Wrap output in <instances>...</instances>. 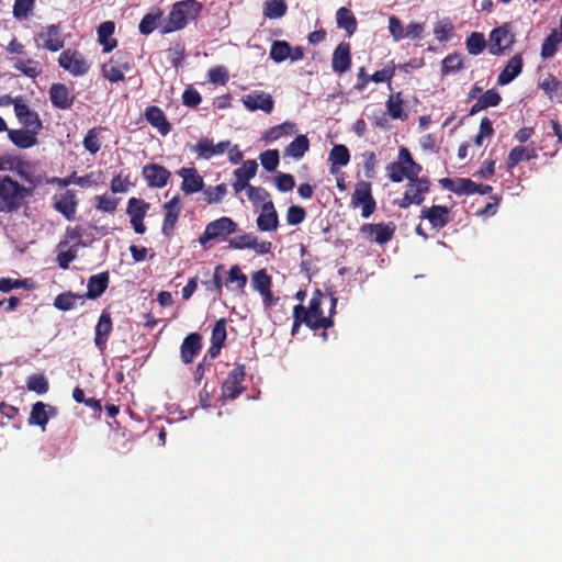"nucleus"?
I'll return each instance as SVG.
<instances>
[{"label": "nucleus", "mask_w": 562, "mask_h": 562, "mask_svg": "<svg viewBox=\"0 0 562 562\" xmlns=\"http://www.w3.org/2000/svg\"><path fill=\"white\" fill-rule=\"evenodd\" d=\"M324 300L325 295L319 290H316L312 295L307 308L302 305H296L294 307L293 314L296 321L303 319L304 323L314 330L319 328L327 329L331 327L334 324L331 317L336 312L337 299L334 296L330 297V308L329 315L327 317L324 316L322 311V304Z\"/></svg>", "instance_id": "f257e3e1"}, {"label": "nucleus", "mask_w": 562, "mask_h": 562, "mask_svg": "<svg viewBox=\"0 0 562 562\" xmlns=\"http://www.w3.org/2000/svg\"><path fill=\"white\" fill-rule=\"evenodd\" d=\"M202 3L196 0H182L172 5L168 19L161 25V33L168 34L186 27L189 21L196 19L202 11Z\"/></svg>", "instance_id": "f03ea898"}, {"label": "nucleus", "mask_w": 562, "mask_h": 562, "mask_svg": "<svg viewBox=\"0 0 562 562\" xmlns=\"http://www.w3.org/2000/svg\"><path fill=\"white\" fill-rule=\"evenodd\" d=\"M25 188L9 176H0V213H11L21 206Z\"/></svg>", "instance_id": "7ed1b4c3"}, {"label": "nucleus", "mask_w": 562, "mask_h": 562, "mask_svg": "<svg viewBox=\"0 0 562 562\" xmlns=\"http://www.w3.org/2000/svg\"><path fill=\"white\" fill-rule=\"evenodd\" d=\"M237 231V223L231 217L223 216L210 222L204 233L199 237L200 245L206 249L207 244L213 239H224Z\"/></svg>", "instance_id": "20e7f679"}, {"label": "nucleus", "mask_w": 562, "mask_h": 562, "mask_svg": "<svg viewBox=\"0 0 562 562\" xmlns=\"http://www.w3.org/2000/svg\"><path fill=\"white\" fill-rule=\"evenodd\" d=\"M430 187V182L427 178H420L408 181L404 195L401 200H397L395 203L401 209H407L411 205H420L425 195L428 193Z\"/></svg>", "instance_id": "39448f33"}, {"label": "nucleus", "mask_w": 562, "mask_h": 562, "mask_svg": "<svg viewBox=\"0 0 562 562\" xmlns=\"http://www.w3.org/2000/svg\"><path fill=\"white\" fill-rule=\"evenodd\" d=\"M351 206L361 207V215L364 218L370 217L374 211L376 203L371 194V183L368 181H359L356 184L351 195Z\"/></svg>", "instance_id": "423d86ee"}, {"label": "nucleus", "mask_w": 562, "mask_h": 562, "mask_svg": "<svg viewBox=\"0 0 562 562\" xmlns=\"http://www.w3.org/2000/svg\"><path fill=\"white\" fill-rule=\"evenodd\" d=\"M515 41V35L510 31L508 24H503L494 29L490 33L488 52L491 55L498 56L504 54L512 47Z\"/></svg>", "instance_id": "0eeeda50"}, {"label": "nucleus", "mask_w": 562, "mask_h": 562, "mask_svg": "<svg viewBox=\"0 0 562 562\" xmlns=\"http://www.w3.org/2000/svg\"><path fill=\"white\" fill-rule=\"evenodd\" d=\"M240 101L249 112L262 111L266 114H270L274 109L272 95L262 90H252L244 94Z\"/></svg>", "instance_id": "6e6552de"}, {"label": "nucleus", "mask_w": 562, "mask_h": 562, "mask_svg": "<svg viewBox=\"0 0 562 562\" xmlns=\"http://www.w3.org/2000/svg\"><path fill=\"white\" fill-rule=\"evenodd\" d=\"M58 64L75 77L83 76L90 69V65L82 54L70 49L64 50L59 55Z\"/></svg>", "instance_id": "1a4fd4ad"}, {"label": "nucleus", "mask_w": 562, "mask_h": 562, "mask_svg": "<svg viewBox=\"0 0 562 562\" xmlns=\"http://www.w3.org/2000/svg\"><path fill=\"white\" fill-rule=\"evenodd\" d=\"M258 170V165L256 160L249 159L241 164L239 168L234 170V182H233V189L236 194L241 192L243 190H248L249 187H252L249 184V181L256 176Z\"/></svg>", "instance_id": "9d476101"}, {"label": "nucleus", "mask_w": 562, "mask_h": 562, "mask_svg": "<svg viewBox=\"0 0 562 562\" xmlns=\"http://www.w3.org/2000/svg\"><path fill=\"white\" fill-rule=\"evenodd\" d=\"M245 378V369L243 366H238L233 369V371L228 374L226 380L222 386V398L224 400H234L239 396L244 387L241 386V382Z\"/></svg>", "instance_id": "9b49d317"}, {"label": "nucleus", "mask_w": 562, "mask_h": 562, "mask_svg": "<svg viewBox=\"0 0 562 562\" xmlns=\"http://www.w3.org/2000/svg\"><path fill=\"white\" fill-rule=\"evenodd\" d=\"M361 234L369 240L379 245L387 243L394 235L395 227L392 224H363L360 228Z\"/></svg>", "instance_id": "f8f14e48"}, {"label": "nucleus", "mask_w": 562, "mask_h": 562, "mask_svg": "<svg viewBox=\"0 0 562 562\" xmlns=\"http://www.w3.org/2000/svg\"><path fill=\"white\" fill-rule=\"evenodd\" d=\"M231 146L229 140H222L217 144H213L210 138H201L195 145L191 147V150L202 159H211L214 156L224 154Z\"/></svg>", "instance_id": "ddd939ff"}, {"label": "nucleus", "mask_w": 562, "mask_h": 562, "mask_svg": "<svg viewBox=\"0 0 562 562\" xmlns=\"http://www.w3.org/2000/svg\"><path fill=\"white\" fill-rule=\"evenodd\" d=\"M37 46H43L47 50L58 52L64 47V41L58 25L52 24L44 27L36 37Z\"/></svg>", "instance_id": "4468645a"}, {"label": "nucleus", "mask_w": 562, "mask_h": 562, "mask_svg": "<svg viewBox=\"0 0 562 562\" xmlns=\"http://www.w3.org/2000/svg\"><path fill=\"white\" fill-rule=\"evenodd\" d=\"M15 116L20 124L26 128H34L41 131L43 125L38 114L33 111L26 103L23 97H19V101L15 104Z\"/></svg>", "instance_id": "2eb2a0df"}, {"label": "nucleus", "mask_w": 562, "mask_h": 562, "mask_svg": "<svg viewBox=\"0 0 562 562\" xmlns=\"http://www.w3.org/2000/svg\"><path fill=\"white\" fill-rule=\"evenodd\" d=\"M142 173L149 188L166 187L171 176L169 170L158 164L146 165Z\"/></svg>", "instance_id": "dca6fc26"}, {"label": "nucleus", "mask_w": 562, "mask_h": 562, "mask_svg": "<svg viewBox=\"0 0 562 562\" xmlns=\"http://www.w3.org/2000/svg\"><path fill=\"white\" fill-rule=\"evenodd\" d=\"M256 224L260 232H274L278 229L279 215L273 202H268L261 205Z\"/></svg>", "instance_id": "f3484780"}, {"label": "nucleus", "mask_w": 562, "mask_h": 562, "mask_svg": "<svg viewBox=\"0 0 562 562\" xmlns=\"http://www.w3.org/2000/svg\"><path fill=\"white\" fill-rule=\"evenodd\" d=\"M67 236L68 238H70L71 240L75 241L74 245H71L68 249H64L67 245L66 241H63L58 245L59 247V252H58V256H57V261H58V266L61 268V269H67L69 267V263L75 260V258L77 257V252H78V249L81 245V237L80 235L74 231V229H68L67 231Z\"/></svg>", "instance_id": "a211bd4d"}, {"label": "nucleus", "mask_w": 562, "mask_h": 562, "mask_svg": "<svg viewBox=\"0 0 562 562\" xmlns=\"http://www.w3.org/2000/svg\"><path fill=\"white\" fill-rule=\"evenodd\" d=\"M165 218L161 227V233L165 236H170L173 231L180 212H181V201L178 195L173 196L170 201L164 204Z\"/></svg>", "instance_id": "6ab92c4d"}, {"label": "nucleus", "mask_w": 562, "mask_h": 562, "mask_svg": "<svg viewBox=\"0 0 562 562\" xmlns=\"http://www.w3.org/2000/svg\"><path fill=\"white\" fill-rule=\"evenodd\" d=\"M177 173L182 178L181 190L186 194H193L203 190V178L195 168H181Z\"/></svg>", "instance_id": "aec40b11"}, {"label": "nucleus", "mask_w": 562, "mask_h": 562, "mask_svg": "<svg viewBox=\"0 0 562 562\" xmlns=\"http://www.w3.org/2000/svg\"><path fill=\"white\" fill-rule=\"evenodd\" d=\"M38 133L40 131L34 128L9 130L8 137L16 147L26 149L37 144Z\"/></svg>", "instance_id": "412c9836"}, {"label": "nucleus", "mask_w": 562, "mask_h": 562, "mask_svg": "<svg viewBox=\"0 0 562 562\" xmlns=\"http://www.w3.org/2000/svg\"><path fill=\"white\" fill-rule=\"evenodd\" d=\"M57 409L56 407L45 404L43 402H36L32 406V411L29 417V423L31 425L41 426L42 429H45V425L48 423L49 418L56 416Z\"/></svg>", "instance_id": "4be33fe9"}, {"label": "nucleus", "mask_w": 562, "mask_h": 562, "mask_svg": "<svg viewBox=\"0 0 562 562\" xmlns=\"http://www.w3.org/2000/svg\"><path fill=\"white\" fill-rule=\"evenodd\" d=\"M49 99L52 104L60 110H67L74 104V95L63 83H54L49 89Z\"/></svg>", "instance_id": "5701e85b"}, {"label": "nucleus", "mask_w": 562, "mask_h": 562, "mask_svg": "<svg viewBox=\"0 0 562 562\" xmlns=\"http://www.w3.org/2000/svg\"><path fill=\"white\" fill-rule=\"evenodd\" d=\"M441 187L446 190H449L456 194H474L476 193L479 186L474 181L470 179H449L442 178L439 180Z\"/></svg>", "instance_id": "b1692460"}, {"label": "nucleus", "mask_w": 562, "mask_h": 562, "mask_svg": "<svg viewBox=\"0 0 562 562\" xmlns=\"http://www.w3.org/2000/svg\"><path fill=\"white\" fill-rule=\"evenodd\" d=\"M112 331V319L108 312H102L95 326L94 345L103 352L106 347V341Z\"/></svg>", "instance_id": "393cba45"}, {"label": "nucleus", "mask_w": 562, "mask_h": 562, "mask_svg": "<svg viewBox=\"0 0 562 562\" xmlns=\"http://www.w3.org/2000/svg\"><path fill=\"white\" fill-rule=\"evenodd\" d=\"M144 116L162 136H166L171 131V125L160 108L155 105L148 106L145 110Z\"/></svg>", "instance_id": "a878e982"}, {"label": "nucleus", "mask_w": 562, "mask_h": 562, "mask_svg": "<svg viewBox=\"0 0 562 562\" xmlns=\"http://www.w3.org/2000/svg\"><path fill=\"white\" fill-rule=\"evenodd\" d=\"M77 205L76 194L71 190L61 193L55 202V209L69 221L75 220Z\"/></svg>", "instance_id": "bb28decb"}, {"label": "nucleus", "mask_w": 562, "mask_h": 562, "mask_svg": "<svg viewBox=\"0 0 562 562\" xmlns=\"http://www.w3.org/2000/svg\"><path fill=\"white\" fill-rule=\"evenodd\" d=\"M350 45L348 43H340L333 54V70L339 75L345 74L350 68Z\"/></svg>", "instance_id": "cd10ccee"}, {"label": "nucleus", "mask_w": 562, "mask_h": 562, "mask_svg": "<svg viewBox=\"0 0 562 562\" xmlns=\"http://www.w3.org/2000/svg\"><path fill=\"white\" fill-rule=\"evenodd\" d=\"M522 70V58L520 55L513 56L505 68L497 77V83L499 86H506L510 83Z\"/></svg>", "instance_id": "c85d7f7f"}, {"label": "nucleus", "mask_w": 562, "mask_h": 562, "mask_svg": "<svg viewBox=\"0 0 562 562\" xmlns=\"http://www.w3.org/2000/svg\"><path fill=\"white\" fill-rule=\"evenodd\" d=\"M448 209L442 205H434L422 210V217L427 218L432 227L442 228L448 223Z\"/></svg>", "instance_id": "c756f323"}, {"label": "nucleus", "mask_w": 562, "mask_h": 562, "mask_svg": "<svg viewBox=\"0 0 562 562\" xmlns=\"http://www.w3.org/2000/svg\"><path fill=\"white\" fill-rule=\"evenodd\" d=\"M109 285V274L106 272L98 273L89 278L87 284V293L82 295L87 299H98L101 294L104 293Z\"/></svg>", "instance_id": "7c9ffc66"}, {"label": "nucleus", "mask_w": 562, "mask_h": 562, "mask_svg": "<svg viewBox=\"0 0 562 562\" xmlns=\"http://www.w3.org/2000/svg\"><path fill=\"white\" fill-rule=\"evenodd\" d=\"M536 149L533 146H516L514 147L507 157V168L513 169L519 162L536 158Z\"/></svg>", "instance_id": "2f4dec72"}, {"label": "nucleus", "mask_w": 562, "mask_h": 562, "mask_svg": "<svg viewBox=\"0 0 562 562\" xmlns=\"http://www.w3.org/2000/svg\"><path fill=\"white\" fill-rule=\"evenodd\" d=\"M201 348V337L199 334H190L181 345V358L184 363H190Z\"/></svg>", "instance_id": "473e14b6"}, {"label": "nucleus", "mask_w": 562, "mask_h": 562, "mask_svg": "<svg viewBox=\"0 0 562 562\" xmlns=\"http://www.w3.org/2000/svg\"><path fill=\"white\" fill-rule=\"evenodd\" d=\"M310 149V140L305 135H297L284 149V157L301 159Z\"/></svg>", "instance_id": "72a5a7b5"}, {"label": "nucleus", "mask_w": 562, "mask_h": 562, "mask_svg": "<svg viewBox=\"0 0 562 562\" xmlns=\"http://www.w3.org/2000/svg\"><path fill=\"white\" fill-rule=\"evenodd\" d=\"M501 95L495 89H490L484 92L476 102L472 105L470 114L474 115L490 106H497L501 103Z\"/></svg>", "instance_id": "f704fd0d"}, {"label": "nucleus", "mask_w": 562, "mask_h": 562, "mask_svg": "<svg viewBox=\"0 0 562 562\" xmlns=\"http://www.w3.org/2000/svg\"><path fill=\"white\" fill-rule=\"evenodd\" d=\"M540 88L544 91L551 101L558 103L562 102V83L554 76L549 75L543 78V80L540 82Z\"/></svg>", "instance_id": "c9c22d12"}, {"label": "nucleus", "mask_w": 562, "mask_h": 562, "mask_svg": "<svg viewBox=\"0 0 562 562\" xmlns=\"http://www.w3.org/2000/svg\"><path fill=\"white\" fill-rule=\"evenodd\" d=\"M336 22L339 29H342L351 36L357 30V20L352 12L347 8H339L336 12Z\"/></svg>", "instance_id": "e433bc0d"}, {"label": "nucleus", "mask_w": 562, "mask_h": 562, "mask_svg": "<svg viewBox=\"0 0 562 562\" xmlns=\"http://www.w3.org/2000/svg\"><path fill=\"white\" fill-rule=\"evenodd\" d=\"M296 132L295 124L291 122H284L282 124L270 127L262 136V139L271 143L278 140L283 136H290Z\"/></svg>", "instance_id": "4c0bfd02"}, {"label": "nucleus", "mask_w": 562, "mask_h": 562, "mask_svg": "<svg viewBox=\"0 0 562 562\" xmlns=\"http://www.w3.org/2000/svg\"><path fill=\"white\" fill-rule=\"evenodd\" d=\"M247 283V277L240 270V268L235 265L232 266L227 272V278L225 280L226 288L231 291H243Z\"/></svg>", "instance_id": "58836bf2"}, {"label": "nucleus", "mask_w": 562, "mask_h": 562, "mask_svg": "<svg viewBox=\"0 0 562 562\" xmlns=\"http://www.w3.org/2000/svg\"><path fill=\"white\" fill-rule=\"evenodd\" d=\"M114 33V23L111 21L103 22L98 27V40L103 45V52L109 53L116 46V41L109 38Z\"/></svg>", "instance_id": "ea45409f"}, {"label": "nucleus", "mask_w": 562, "mask_h": 562, "mask_svg": "<svg viewBox=\"0 0 562 562\" xmlns=\"http://www.w3.org/2000/svg\"><path fill=\"white\" fill-rule=\"evenodd\" d=\"M13 67L30 78H36L42 72L40 63L33 59L15 58Z\"/></svg>", "instance_id": "a19ab883"}, {"label": "nucleus", "mask_w": 562, "mask_h": 562, "mask_svg": "<svg viewBox=\"0 0 562 562\" xmlns=\"http://www.w3.org/2000/svg\"><path fill=\"white\" fill-rule=\"evenodd\" d=\"M562 42V35L557 31H552L543 41L541 46V57L549 59L554 56L559 44Z\"/></svg>", "instance_id": "79ce46f5"}, {"label": "nucleus", "mask_w": 562, "mask_h": 562, "mask_svg": "<svg viewBox=\"0 0 562 562\" xmlns=\"http://www.w3.org/2000/svg\"><path fill=\"white\" fill-rule=\"evenodd\" d=\"M286 10L285 0H267L263 3V15L268 19H280L285 15Z\"/></svg>", "instance_id": "37998d69"}, {"label": "nucleus", "mask_w": 562, "mask_h": 562, "mask_svg": "<svg viewBox=\"0 0 562 562\" xmlns=\"http://www.w3.org/2000/svg\"><path fill=\"white\" fill-rule=\"evenodd\" d=\"M398 159L403 160V162L406 165L408 181H411V179H420L418 176L422 172V166L413 160L412 155L407 148L402 147L400 149Z\"/></svg>", "instance_id": "c03bdc74"}, {"label": "nucleus", "mask_w": 562, "mask_h": 562, "mask_svg": "<svg viewBox=\"0 0 562 562\" xmlns=\"http://www.w3.org/2000/svg\"><path fill=\"white\" fill-rule=\"evenodd\" d=\"M149 203L142 199L131 198L127 202L126 214L130 218L145 217L149 210Z\"/></svg>", "instance_id": "a18cd8bd"}, {"label": "nucleus", "mask_w": 562, "mask_h": 562, "mask_svg": "<svg viewBox=\"0 0 562 562\" xmlns=\"http://www.w3.org/2000/svg\"><path fill=\"white\" fill-rule=\"evenodd\" d=\"M204 201L209 204H217L227 194V186L225 183L217 184L215 187L203 188Z\"/></svg>", "instance_id": "49530a36"}, {"label": "nucleus", "mask_w": 562, "mask_h": 562, "mask_svg": "<svg viewBox=\"0 0 562 562\" xmlns=\"http://www.w3.org/2000/svg\"><path fill=\"white\" fill-rule=\"evenodd\" d=\"M467 50L470 55L477 56L486 47V40L482 33L473 32L465 42Z\"/></svg>", "instance_id": "de8ad7c7"}, {"label": "nucleus", "mask_w": 562, "mask_h": 562, "mask_svg": "<svg viewBox=\"0 0 562 562\" xmlns=\"http://www.w3.org/2000/svg\"><path fill=\"white\" fill-rule=\"evenodd\" d=\"M463 68V57L460 54H449L442 60V75L457 74Z\"/></svg>", "instance_id": "09e8293b"}, {"label": "nucleus", "mask_w": 562, "mask_h": 562, "mask_svg": "<svg viewBox=\"0 0 562 562\" xmlns=\"http://www.w3.org/2000/svg\"><path fill=\"white\" fill-rule=\"evenodd\" d=\"M82 299V295H78L71 292L61 293L56 296L54 306L60 311H70L76 306V303Z\"/></svg>", "instance_id": "8fccbe9b"}, {"label": "nucleus", "mask_w": 562, "mask_h": 562, "mask_svg": "<svg viewBox=\"0 0 562 562\" xmlns=\"http://www.w3.org/2000/svg\"><path fill=\"white\" fill-rule=\"evenodd\" d=\"M162 12L157 10L156 12L147 13L139 22L138 29L143 35H149L157 27L159 20L161 19Z\"/></svg>", "instance_id": "3c124183"}, {"label": "nucleus", "mask_w": 562, "mask_h": 562, "mask_svg": "<svg viewBox=\"0 0 562 562\" xmlns=\"http://www.w3.org/2000/svg\"><path fill=\"white\" fill-rule=\"evenodd\" d=\"M246 194L254 206L261 207L262 204L272 202L269 192L262 187H249Z\"/></svg>", "instance_id": "603ef678"}, {"label": "nucleus", "mask_w": 562, "mask_h": 562, "mask_svg": "<svg viewBox=\"0 0 562 562\" xmlns=\"http://www.w3.org/2000/svg\"><path fill=\"white\" fill-rule=\"evenodd\" d=\"M386 108L392 119L405 120L407 115L403 111V100L401 93L392 94L386 101Z\"/></svg>", "instance_id": "864d4df0"}, {"label": "nucleus", "mask_w": 562, "mask_h": 562, "mask_svg": "<svg viewBox=\"0 0 562 562\" xmlns=\"http://www.w3.org/2000/svg\"><path fill=\"white\" fill-rule=\"evenodd\" d=\"M290 53H291V46L288 42L276 41L271 45L270 57L276 63H282L289 58Z\"/></svg>", "instance_id": "5fc2aeb1"}, {"label": "nucleus", "mask_w": 562, "mask_h": 562, "mask_svg": "<svg viewBox=\"0 0 562 562\" xmlns=\"http://www.w3.org/2000/svg\"><path fill=\"white\" fill-rule=\"evenodd\" d=\"M350 160L349 150L345 145H335L329 153V161L333 165L344 167Z\"/></svg>", "instance_id": "6e6d98bb"}, {"label": "nucleus", "mask_w": 562, "mask_h": 562, "mask_svg": "<svg viewBox=\"0 0 562 562\" xmlns=\"http://www.w3.org/2000/svg\"><path fill=\"white\" fill-rule=\"evenodd\" d=\"M261 166L269 172H272L277 169L280 155L278 149H268L260 154L259 156Z\"/></svg>", "instance_id": "4d7b16f0"}, {"label": "nucleus", "mask_w": 562, "mask_h": 562, "mask_svg": "<svg viewBox=\"0 0 562 562\" xmlns=\"http://www.w3.org/2000/svg\"><path fill=\"white\" fill-rule=\"evenodd\" d=\"M387 176L393 182H402L404 178H407V169L403 160L391 162L386 166Z\"/></svg>", "instance_id": "13d9d810"}, {"label": "nucleus", "mask_w": 562, "mask_h": 562, "mask_svg": "<svg viewBox=\"0 0 562 562\" xmlns=\"http://www.w3.org/2000/svg\"><path fill=\"white\" fill-rule=\"evenodd\" d=\"M226 339V322L224 318L218 319L212 330L211 341L213 349H221Z\"/></svg>", "instance_id": "bf43d9fd"}, {"label": "nucleus", "mask_w": 562, "mask_h": 562, "mask_svg": "<svg viewBox=\"0 0 562 562\" xmlns=\"http://www.w3.org/2000/svg\"><path fill=\"white\" fill-rule=\"evenodd\" d=\"M27 389L37 394H45L48 391V381L43 374H33L26 382Z\"/></svg>", "instance_id": "052dcab7"}, {"label": "nucleus", "mask_w": 562, "mask_h": 562, "mask_svg": "<svg viewBox=\"0 0 562 562\" xmlns=\"http://www.w3.org/2000/svg\"><path fill=\"white\" fill-rule=\"evenodd\" d=\"M252 286L260 294L267 292L271 286V278L265 270H259L252 274Z\"/></svg>", "instance_id": "680f3d73"}, {"label": "nucleus", "mask_w": 562, "mask_h": 562, "mask_svg": "<svg viewBox=\"0 0 562 562\" xmlns=\"http://www.w3.org/2000/svg\"><path fill=\"white\" fill-rule=\"evenodd\" d=\"M35 0H15L13 4V16L18 20L25 19L34 8Z\"/></svg>", "instance_id": "e2e57ef3"}, {"label": "nucleus", "mask_w": 562, "mask_h": 562, "mask_svg": "<svg viewBox=\"0 0 562 562\" xmlns=\"http://www.w3.org/2000/svg\"><path fill=\"white\" fill-rule=\"evenodd\" d=\"M274 183L280 192H289L295 187L294 177L290 173L279 172L274 177Z\"/></svg>", "instance_id": "0e129e2a"}, {"label": "nucleus", "mask_w": 562, "mask_h": 562, "mask_svg": "<svg viewBox=\"0 0 562 562\" xmlns=\"http://www.w3.org/2000/svg\"><path fill=\"white\" fill-rule=\"evenodd\" d=\"M102 75L111 82H119L124 80V71L113 63H106L102 66Z\"/></svg>", "instance_id": "69168bd1"}, {"label": "nucleus", "mask_w": 562, "mask_h": 562, "mask_svg": "<svg viewBox=\"0 0 562 562\" xmlns=\"http://www.w3.org/2000/svg\"><path fill=\"white\" fill-rule=\"evenodd\" d=\"M362 164L364 176L368 179H372L375 177V166H376V157L372 151H366L362 154Z\"/></svg>", "instance_id": "338daca9"}, {"label": "nucleus", "mask_w": 562, "mask_h": 562, "mask_svg": "<svg viewBox=\"0 0 562 562\" xmlns=\"http://www.w3.org/2000/svg\"><path fill=\"white\" fill-rule=\"evenodd\" d=\"M306 216V212L302 206L292 205L286 211V222L289 225L301 224Z\"/></svg>", "instance_id": "774afa93"}]
</instances>
